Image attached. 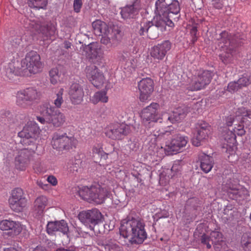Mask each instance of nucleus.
Wrapping results in <instances>:
<instances>
[{"label": "nucleus", "mask_w": 251, "mask_h": 251, "mask_svg": "<svg viewBox=\"0 0 251 251\" xmlns=\"http://www.w3.org/2000/svg\"><path fill=\"white\" fill-rule=\"evenodd\" d=\"M145 226L144 221L139 218L124 220L120 228V235L125 238L131 235L133 243L141 244L147 237Z\"/></svg>", "instance_id": "nucleus-1"}, {"label": "nucleus", "mask_w": 251, "mask_h": 251, "mask_svg": "<svg viewBox=\"0 0 251 251\" xmlns=\"http://www.w3.org/2000/svg\"><path fill=\"white\" fill-rule=\"evenodd\" d=\"M40 113L44 117L37 116L36 119L43 125L49 124L54 127H59L66 122L64 114L49 103L41 106Z\"/></svg>", "instance_id": "nucleus-2"}, {"label": "nucleus", "mask_w": 251, "mask_h": 251, "mask_svg": "<svg viewBox=\"0 0 251 251\" xmlns=\"http://www.w3.org/2000/svg\"><path fill=\"white\" fill-rule=\"evenodd\" d=\"M173 27L174 24L170 20L165 21L158 15L155 14L152 21H148L143 19L140 24L139 34L144 35L147 34L148 36L151 39H155L158 37L159 35L158 30L163 32L166 30V26Z\"/></svg>", "instance_id": "nucleus-3"}, {"label": "nucleus", "mask_w": 251, "mask_h": 251, "mask_svg": "<svg viewBox=\"0 0 251 251\" xmlns=\"http://www.w3.org/2000/svg\"><path fill=\"white\" fill-rule=\"evenodd\" d=\"M219 45L223 49L224 51L220 54V58L225 64L232 62L233 55L235 54V48L239 44L237 36H231L226 31L220 34L218 39Z\"/></svg>", "instance_id": "nucleus-4"}, {"label": "nucleus", "mask_w": 251, "mask_h": 251, "mask_svg": "<svg viewBox=\"0 0 251 251\" xmlns=\"http://www.w3.org/2000/svg\"><path fill=\"white\" fill-rule=\"evenodd\" d=\"M78 193L82 199L97 204L102 203L109 194L106 189L100 185L82 186L79 188Z\"/></svg>", "instance_id": "nucleus-5"}, {"label": "nucleus", "mask_w": 251, "mask_h": 251, "mask_svg": "<svg viewBox=\"0 0 251 251\" xmlns=\"http://www.w3.org/2000/svg\"><path fill=\"white\" fill-rule=\"evenodd\" d=\"M245 133L244 126L242 124H238L237 127H235L232 130H229L224 135V142L222 147L223 151L229 154L227 156L229 162H232L233 160L230 159V157L235 156L236 147V134L242 136Z\"/></svg>", "instance_id": "nucleus-6"}, {"label": "nucleus", "mask_w": 251, "mask_h": 251, "mask_svg": "<svg viewBox=\"0 0 251 251\" xmlns=\"http://www.w3.org/2000/svg\"><path fill=\"white\" fill-rule=\"evenodd\" d=\"M78 141L73 136L69 137L66 133L55 132L53 134L51 144L52 148L59 151H69L75 148Z\"/></svg>", "instance_id": "nucleus-7"}, {"label": "nucleus", "mask_w": 251, "mask_h": 251, "mask_svg": "<svg viewBox=\"0 0 251 251\" xmlns=\"http://www.w3.org/2000/svg\"><path fill=\"white\" fill-rule=\"evenodd\" d=\"M130 132V126L124 123L110 124L105 129V134L114 140H121Z\"/></svg>", "instance_id": "nucleus-8"}, {"label": "nucleus", "mask_w": 251, "mask_h": 251, "mask_svg": "<svg viewBox=\"0 0 251 251\" xmlns=\"http://www.w3.org/2000/svg\"><path fill=\"white\" fill-rule=\"evenodd\" d=\"M211 78V73L209 71H200L197 76H194L191 81L187 84L186 88L192 91L202 89L209 84Z\"/></svg>", "instance_id": "nucleus-9"}, {"label": "nucleus", "mask_w": 251, "mask_h": 251, "mask_svg": "<svg viewBox=\"0 0 251 251\" xmlns=\"http://www.w3.org/2000/svg\"><path fill=\"white\" fill-rule=\"evenodd\" d=\"M163 7L162 12L160 13L157 12V8L155 6L154 13L158 15V17H160L165 21L170 20L173 22L172 20H175L176 18H173V16L178 15L180 10L179 3L177 0L166 1V4H164Z\"/></svg>", "instance_id": "nucleus-10"}, {"label": "nucleus", "mask_w": 251, "mask_h": 251, "mask_svg": "<svg viewBox=\"0 0 251 251\" xmlns=\"http://www.w3.org/2000/svg\"><path fill=\"white\" fill-rule=\"evenodd\" d=\"M28 28L32 32L41 33L43 40H48L53 36L55 32V27L51 23H48L46 25H41V22L38 19L29 20L28 23Z\"/></svg>", "instance_id": "nucleus-11"}, {"label": "nucleus", "mask_w": 251, "mask_h": 251, "mask_svg": "<svg viewBox=\"0 0 251 251\" xmlns=\"http://www.w3.org/2000/svg\"><path fill=\"white\" fill-rule=\"evenodd\" d=\"M160 106L156 102H152L150 105L144 108L141 113V117L144 122H164L162 113H158Z\"/></svg>", "instance_id": "nucleus-12"}, {"label": "nucleus", "mask_w": 251, "mask_h": 251, "mask_svg": "<svg viewBox=\"0 0 251 251\" xmlns=\"http://www.w3.org/2000/svg\"><path fill=\"white\" fill-rule=\"evenodd\" d=\"M101 213L96 208L82 211L78 215L81 222L86 226H89L91 230H93V226L98 224L101 221Z\"/></svg>", "instance_id": "nucleus-13"}, {"label": "nucleus", "mask_w": 251, "mask_h": 251, "mask_svg": "<svg viewBox=\"0 0 251 251\" xmlns=\"http://www.w3.org/2000/svg\"><path fill=\"white\" fill-rule=\"evenodd\" d=\"M16 98L17 104L23 106L26 103L33 102L38 100L40 98V94L34 88L29 87L18 91Z\"/></svg>", "instance_id": "nucleus-14"}, {"label": "nucleus", "mask_w": 251, "mask_h": 251, "mask_svg": "<svg viewBox=\"0 0 251 251\" xmlns=\"http://www.w3.org/2000/svg\"><path fill=\"white\" fill-rule=\"evenodd\" d=\"M10 208L14 211L19 212L26 206V200L24 196L22 189L19 188L14 189L8 200Z\"/></svg>", "instance_id": "nucleus-15"}, {"label": "nucleus", "mask_w": 251, "mask_h": 251, "mask_svg": "<svg viewBox=\"0 0 251 251\" xmlns=\"http://www.w3.org/2000/svg\"><path fill=\"white\" fill-rule=\"evenodd\" d=\"M40 60V56L36 51H31L26 54L23 63L30 73L35 74L40 72L43 68Z\"/></svg>", "instance_id": "nucleus-16"}, {"label": "nucleus", "mask_w": 251, "mask_h": 251, "mask_svg": "<svg viewBox=\"0 0 251 251\" xmlns=\"http://www.w3.org/2000/svg\"><path fill=\"white\" fill-rule=\"evenodd\" d=\"M154 87L153 80L150 77L142 78L138 82L139 99L141 101L145 102L150 99L154 91Z\"/></svg>", "instance_id": "nucleus-17"}, {"label": "nucleus", "mask_w": 251, "mask_h": 251, "mask_svg": "<svg viewBox=\"0 0 251 251\" xmlns=\"http://www.w3.org/2000/svg\"><path fill=\"white\" fill-rule=\"evenodd\" d=\"M86 77L91 83L97 88H101L106 82L102 71L96 66H89L86 69Z\"/></svg>", "instance_id": "nucleus-18"}, {"label": "nucleus", "mask_w": 251, "mask_h": 251, "mask_svg": "<svg viewBox=\"0 0 251 251\" xmlns=\"http://www.w3.org/2000/svg\"><path fill=\"white\" fill-rule=\"evenodd\" d=\"M68 93L72 104L78 105L83 102L84 92L82 87L79 83H72Z\"/></svg>", "instance_id": "nucleus-19"}, {"label": "nucleus", "mask_w": 251, "mask_h": 251, "mask_svg": "<svg viewBox=\"0 0 251 251\" xmlns=\"http://www.w3.org/2000/svg\"><path fill=\"white\" fill-rule=\"evenodd\" d=\"M197 133L192 139V144L196 147L201 145V143L205 139L210 132V126L206 123L201 122L196 126Z\"/></svg>", "instance_id": "nucleus-20"}, {"label": "nucleus", "mask_w": 251, "mask_h": 251, "mask_svg": "<svg viewBox=\"0 0 251 251\" xmlns=\"http://www.w3.org/2000/svg\"><path fill=\"white\" fill-rule=\"evenodd\" d=\"M39 128L37 124L34 122L30 121L18 134L20 137L23 138V140L21 141L22 143L24 144L27 143L29 144L28 142H26V141L30 139L29 142H32V140L35 138V135L39 132Z\"/></svg>", "instance_id": "nucleus-21"}, {"label": "nucleus", "mask_w": 251, "mask_h": 251, "mask_svg": "<svg viewBox=\"0 0 251 251\" xmlns=\"http://www.w3.org/2000/svg\"><path fill=\"white\" fill-rule=\"evenodd\" d=\"M172 44L168 40L158 44L151 48V55L153 58L159 60H162L167 52L171 49Z\"/></svg>", "instance_id": "nucleus-22"}, {"label": "nucleus", "mask_w": 251, "mask_h": 251, "mask_svg": "<svg viewBox=\"0 0 251 251\" xmlns=\"http://www.w3.org/2000/svg\"><path fill=\"white\" fill-rule=\"evenodd\" d=\"M140 9V2L136 0L132 4L122 8L120 13L122 18L125 20L134 19L138 15Z\"/></svg>", "instance_id": "nucleus-23"}, {"label": "nucleus", "mask_w": 251, "mask_h": 251, "mask_svg": "<svg viewBox=\"0 0 251 251\" xmlns=\"http://www.w3.org/2000/svg\"><path fill=\"white\" fill-rule=\"evenodd\" d=\"M187 136L180 134L175 135L170 142H168L169 149L172 151L173 153L179 152L183 147H185L188 142Z\"/></svg>", "instance_id": "nucleus-24"}, {"label": "nucleus", "mask_w": 251, "mask_h": 251, "mask_svg": "<svg viewBox=\"0 0 251 251\" xmlns=\"http://www.w3.org/2000/svg\"><path fill=\"white\" fill-rule=\"evenodd\" d=\"M120 33V30L118 28L112 29L107 34L101 35L102 37L100 39V42L102 44L107 46L108 47L115 48L119 44L118 36Z\"/></svg>", "instance_id": "nucleus-25"}, {"label": "nucleus", "mask_w": 251, "mask_h": 251, "mask_svg": "<svg viewBox=\"0 0 251 251\" xmlns=\"http://www.w3.org/2000/svg\"><path fill=\"white\" fill-rule=\"evenodd\" d=\"M0 229L3 231H10L9 233L13 235L19 234L22 227L19 222L9 220H3L0 222Z\"/></svg>", "instance_id": "nucleus-26"}, {"label": "nucleus", "mask_w": 251, "mask_h": 251, "mask_svg": "<svg viewBox=\"0 0 251 251\" xmlns=\"http://www.w3.org/2000/svg\"><path fill=\"white\" fill-rule=\"evenodd\" d=\"M223 241V234L221 232L214 230L210 233V236L204 234L201 236V242L206 245L207 249H210L212 245L220 244Z\"/></svg>", "instance_id": "nucleus-27"}, {"label": "nucleus", "mask_w": 251, "mask_h": 251, "mask_svg": "<svg viewBox=\"0 0 251 251\" xmlns=\"http://www.w3.org/2000/svg\"><path fill=\"white\" fill-rule=\"evenodd\" d=\"M47 231L49 234H53L56 232H60L65 234L69 231V227L64 220L49 222L47 226Z\"/></svg>", "instance_id": "nucleus-28"}, {"label": "nucleus", "mask_w": 251, "mask_h": 251, "mask_svg": "<svg viewBox=\"0 0 251 251\" xmlns=\"http://www.w3.org/2000/svg\"><path fill=\"white\" fill-rule=\"evenodd\" d=\"M227 193L230 199L240 201L244 199L247 194V191L238 184H229Z\"/></svg>", "instance_id": "nucleus-29"}, {"label": "nucleus", "mask_w": 251, "mask_h": 251, "mask_svg": "<svg viewBox=\"0 0 251 251\" xmlns=\"http://www.w3.org/2000/svg\"><path fill=\"white\" fill-rule=\"evenodd\" d=\"M187 115L186 110L184 108L179 107L173 111L172 115L166 112H162V118L164 119V122L169 121L171 123L179 122L183 120Z\"/></svg>", "instance_id": "nucleus-30"}, {"label": "nucleus", "mask_w": 251, "mask_h": 251, "mask_svg": "<svg viewBox=\"0 0 251 251\" xmlns=\"http://www.w3.org/2000/svg\"><path fill=\"white\" fill-rule=\"evenodd\" d=\"M98 244L102 251H123L117 242L111 239L100 240Z\"/></svg>", "instance_id": "nucleus-31"}, {"label": "nucleus", "mask_w": 251, "mask_h": 251, "mask_svg": "<svg viewBox=\"0 0 251 251\" xmlns=\"http://www.w3.org/2000/svg\"><path fill=\"white\" fill-rule=\"evenodd\" d=\"M92 26L95 34L98 36L107 34L108 32L112 30L111 27L109 28L108 26L105 23L99 20L92 23Z\"/></svg>", "instance_id": "nucleus-32"}, {"label": "nucleus", "mask_w": 251, "mask_h": 251, "mask_svg": "<svg viewBox=\"0 0 251 251\" xmlns=\"http://www.w3.org/2000/svg\"><path fill=\"white\" fill-rule=\"evenodd\" d=\"M201 162L200 167L201 169L205 173H209L213 166V158L205 153H202L199 156Z\"/></svg>", "instance_id": "nucleus-33"}, {"label": "nucleus", "mask_w": 251, "mask_h": 251, "mask_svg": "<svg viewBox=\"0 0 251 251\" xmlns=\"http://www.w3.org/2000/svg\"><path fill=\"white\" fill-rule=\"evenodd\" d=\"M65 74L63 66L59 65L51 69L49 72L50 82L51 84L55 85L60 81L62 76Z\"/></svg>", "instance_id": "nucleus-34"}, {"label": "nucleus", "mask_w": 251, "mask_h": 251, "mask_svg": "<svg viewBox=\"0 0 251 251\" xmlns=\"http://www.w3.org/2000/svg\"><path fill=\"white\" fill-rule=\"evenodd\" d=\"M107 89V86H105V89ZM106 90L96 92L90 98V101L94 104H97L99 102L107 103L108 101V97L107 95Z\"/></svg>", "instance_id": "nucleus-35"}, {"label": "nucleus", "mask_w": 251, "mask_h": 251, "mask_svg": "<svg viewBox=\"0 0 251 251\" xmlns=\"http://www.w3.org/2000/svg\"><path fill=\"white\" fill-rule=\"evenodd\" d=\"M48 201L46 197L41 196L38 197L34 201V209L39 215L42 214L48 205Z\"/></svg>", "instance_id": "nucleus-36"}, {"label": "nucleus", "mask_w": 251, "mask_h": 251, "mask_svg": "<svg viewBox=\"0 0 251 251\" xmlns=\"http://www.w3.org/2000/svg\"><path fill=\"white\" fill-rule=\"evenodd\" d=\"M236 116L241 120L242 123H246L247 121L251 122V110L245 107L238 108L236 112Z\"/></svg>", "instance_id": "nucleus-37"}, {"label": "nucleus", "mask_w": 251, "mask_h": 251, "mask_svg": "<svg viewBox=\"0 0 251 251\" xmlns=\"http://www.w3.org/2000/svg\"><path fill=\"white\" fill-rule=\"evenodd\" d=\"M32 152L29 151L27 149H25L19 152L18 157H16V161L21 164H27L30 160Z\"/></svg>", "instance_id": "nucleus-38"}, {"label": "nucleus", "mask_w": 251, "mask_h": 251, "mask_svg": "<svg viewBox=\"0 0 251 251\" xmlns=\"http://www.w3.org/2000/svg\"><path fill=\"white\" fill-rule=\"evenodd\" d=\"M169 144L168 143H167L164 147L162 146H161L160 147L158 146L157 147L155 148V151H154L155 155L159 159H161L165 155H168L173 154V152L172 151L169 150Z\"/></svg>", "instance_id": "nucleus-39"}, {"label": "nucleus", "mask_w": 251, "mask_h": 251, "mask_svg": "<svg viewBox=\"0 0 251 251\" xmlns=\"http://www.w3.org/2000/svg\"><path fill=\"white\" fill-rule=\"evenodd\" d=\"M171 134V131L168 130H162L157 131L156 133H154L150 135V138L151 140H154V142H158L161 140L163 138H165L166 137Z\"/></svg>", "instance_id": "nucleus-40"}, {"label": "nucleus", "mask_w": 251, "mask_h": 251, "mask_svg": "<svg viewBox=\"0 0 251 251\" xmlns=\"http://www.w3.org/2000/svg\"><path fill=\"white\" fill-rule=\"evenodd\" d=\"M241 244L245 251H251V234L244 233L241 238Z\"/></svg>", "instance_id": "nucleus-41"}, {"label": "nucleus", "mask_w": 251, "mask_h": 251, "mask_svg": "<svg viewBox=\"0 0 251 251\" xmlns=\"http://www.w3.org/2000/svg\"><path fill=\"white\" fill-rule=\"evenodd\" d=\"M64 89L63 88H60L58 91L55 94V97L53 100V103L54 104V107L58 109L61 108L62 104L64 102L63 95L64 94Z\"/></svg>", "instance_id": "nucleus-42"}, {"label": "nucleus", "mask_w": 251, "mask_h": 251, "mask_svg": "<svg viewBox=\"0 0 251 251\" xmlns=\"http://www.w3.org/2000/svg\"><path fill=\"white\" fill-rule=\"evenodd\" d=\"M239 87L241 89L248 86L251 82V74L250 73H245L237 80Z\"/></svg>", "instance_id": "nucleus-43"}, {"label": "nucleus", "mask_w": 251, "mask_h": 251, "mask_svg": "<svg viewBox=\"0 0 251 251\" xmlns=\"http://www.w3.org/2000/svg\"><path fill=\"white\" fill-rule=\"evenodd\" d=\"M48 4V0H29V6L37 9H45Z\"/></svg>", "instance_id": "nucleus-44"}, {"label": "nucleus", "mask_w": 251, "mask_h": 251, "mask_svg": "<svg viewBox=\"0 0 251 251\" xmlns=\"http://www.w3.org/2000/svg\"><path fill=\"white\" fill-rule=\"evenodd\" d=\"M180 163L181 162L179 161H175L174 163L170 170L171 174L170 175L172 178L177 176L180 174L182 170V166Z\"/></svg>", "instance_id": "nucleus-45"}, {"label": "nucleus", "mask_w": 251, "mask_h": 251, "mask_svg": "<svg viewBox=\"0 0 251 251\" xmlns=\"http://www.w3.org/2000/svg\"><path fill=\"white\" fill-rule=\"evenodd\" d=\"M240 89L237 81L229 82L227 87V91L230 93H234Z\"/></svg>", "instance_id": "nucleus-46"}, {"label": "nucleus", "mask_w": 251, "mask_h": 251, "mask_svg": "<svg viewBox=\"0 0 251 251\" xmlns=\"http://www.w3.org/2000/svg\"><path fill=\"white\" fill-rule=\"evenodd\" d=\"M92 153L93 154H99L103 151L102 145L101 143H98L94 145L92 149Z\"/></svg>", "instance_id": "nucleus-47"}, {"label": "nucleus", "mask_w": 251, "mask_h": 251, "mask_svg": "<svg viewBox=\"0 0 251 251\" xmlns=\"http://www.w3.org/2000/svg\"><path fill=\"white\" fill-rule=\"evenodd\" d=\"M82 0H74V11L78 13L80 12L82 7Z\"/></svg>", "instance_id": "nucleus-48"}, {"label": "nucleus", "mask_w": 251, "mask_h": 251, "mask_svg": "<svg viewBox=\"0 0 251 251\" xmlns=\"http://www.w3.org/2000/svg\"><path fill=\"white\" fill-rule=\"evenodd\" d=\"M197 31V27L195 25L193 26L190 29V34L192 37V42L193 43H195L197 40V37L196 36Z\"/></svg>", "instance_id": "nucleus-49"}, {"label": "nucleus", "mask_w": 251, "mask_h": 251, "mask_svg": "<svg viewBox=\"0 0 251 251\" xmlns=\"http://www.w3.org/2000/svg\"><path fill=\"white\" fill-rule=\"evenodd\" d=\"M212 4L213 6L218 9H222L223 6V3L221 0H211Z\"/></svg>", "instance_id": "nucleus-50"}, {"label": "nucleus", "mask_w": 251, "mask_h": 251, "mask_svg": "<svg viewBox=\"0 0 251 251\" xmlns=\"http://www.w3.org/2000/svg\"><path fill=\"white\" fill-rule=\"evenodd\" d=\"M47 181L53 186H56L58 181L56 178L53 176H50L47 178Z\"/></svg>", "instance_id": "nucleus-51"}, {"label": "nucleus", "mask_w": 251, "mask_h": 251, "mask_svg": "<svg viewBox=\"0 0 251 251\" xmlns=\"http://www.w3.org/2000/svg\"><path fill=\"white\" fill-rule=\"evenodd\" d=\"M234 122L235 119L232 115H230L226 118V124L228 126H231Z\"/></svg>", "instance_id": "nucleus-52"}, {"label": "nucleus", "mask_w": 251, "mask_h": 251, "mask_svg": "<svg viewBox=\"0 0 251 251\" xmlns=\"http://www.w3.org/2000/svg\"><path fill=\"white\" fill-rule=\"evenodd\" d=\"M37 184L40 187L44 190H47L49 188V185L48 184H44L41 180L37 181Z\"/></svg>", "instance_id": "nucleus-53"}, {"label": "nucleus", "mask_w": 251, "mask_h": 251, "mask_svg": "<svg viewBox=\"0 0 251 251\" xmlns=\"http://www.w3.org/2000/svg\"><path fill=\"white\" fill-rule=\"evenodd\" d=\"M90 48L92 55V56L91 57H97L98 54L97 51H96L95 50V49H93L92 47H91Z\"/></svg>", "instance_id": "nucleus-54"}, {"label": "nucleus", "mask_w": 251, "mask_h": 251, "mask_svg": "<svg viewBox=\"0 0 251 251\" xmlns=\"http://www.w3.org/2000/svg\"><path fill=\"white\" fill-rule=\"evenodd\" d=\"M64 44V48L66 49L70 48L72 46L71 43L68 41H65Z\"/></svg>", "instance_id": "nucleus-55"}, {"label": "nucleus", "mask_w": 251, "mask_h": 251, "mask_svg": "<svg viewBox=\"0 0 251 251\" xmlns=\"http://www.w3.org/2000/svg\"><path fill=\"white\" fill-rule=\"evenodd\" d=\"M56 251H75L73 249H66L64 248H59L56 250Z\"/></svg>", "instance_id": "nucleus-56"}, {"label": "nucleus", "mask_w": 251, "mask_h": 251, "mask_svg": "<svg viewBox=\"0 0 251 251\" xmlns=\"http://www.w3.org/2000/svg\"><path fill=\"white\" fill-rule=\"evenodd\" d=\"M3 251H18L16 249H15V248H10L5 249Z\"/></svg>", "instance_id": "nucleus-57"}, {"label": "nucleus", "mask_w": 251, "mask_h": 251, "mask_svg": "<svg viewBox=\"0 0 251 251\" xmlns=\"http://www.w3.org/2000/svg\"><path fill=\"white\" fill-rule=\"evenodd\" d=\"M120 60H123V61H125V60H126V57H125L124 55H123L121 56V58H120Z\"/></svg>", "instance_id": "nucleus-58"}, {"label": "nucleus", "mask_w": 251, "mask_h": 251, "mask_svg": "<svg viewBox=\"0 0 251 251\" xmlns=\"http://www.w3.org/2000/svg\"><path fill=\"white\" fill-rule=\"evenodd\" d=\"M105 150H106V151H110V150H107L106 149H105Z\"/></svg>", "instance_id": "nucleus-59"}]
</instances>
